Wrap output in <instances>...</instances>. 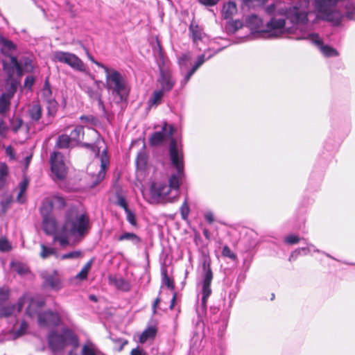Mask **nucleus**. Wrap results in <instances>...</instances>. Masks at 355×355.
<instances>
[{
    "label": "nucleus",
    "instance_id": "1",
    "mask_svg": "<svg viewBox=\"0 0 355 355\" xmlns=\"http://www.w3.org/2000/svg\"><path fill=\"white\" fill-rule=\"evenodd\" d=\"M169 155L171 165L175 168L176 173L171 174L168 184L164 182H154L150 188L152 200L157 201L164 200L171 189L175 191V196L171 202L175 200L179 189L184 177V154L181 146H178L175 139L172 138L169 144Z\"/></svg>",
    "mask_w": 355,
    "mask_h": 355
},
{
    "label": "nucleus",
    "instance_id": "2",
    "mask_svg": "<svg viewBox=\"0 0 355 355\" xmlns=\"http://www.w3.org/2000/svg\"><path fill=\"white\" fill-rule=\"evenodd\" d=\"M309 1H300L293 6L278 10L277 14L285 15L290 21L296 26H302V29L313 28L318 17L329 21H333V0H315L313 6L318 15L315 17L313 24H309Z\"/></svg>",
    "mask_w": 355,
    "mask_h": 355
},
{
    "label": "nucleus",
    "instance_id": "3",
    "mask_svg": "<svg viewBox=\"0 0 355 355\" xmlns=\"http://www.w3.org/2000/svg\"><path fill=\"white\" fill-rule=\"evenodd\" d=\"M90 230L91 223L87 214L69 210L66 212L61 229L54 236V240L58 241L60 245L64 247L69 243V237L80 241L89 234Z\"/></svg>",
    "mask_w": 355,
    "mask_h": 355
},
{
    "label": "nucleus",
    "instance_id": "4",
    "mask_svg": "<svg viewBox=\"0 0 355 355\" xmlns=\"http://www.w3.org/2000/svg\"><path fill=\"white\" fill-rule=\"evenodd\" d=\"M105 84L112 102L116 105L126 104L131 87L126 77L120 71L105 67Z\"/></svg>",
    "mask_w": 355,
    "mask_h": 355
},
{
    "label": "nucleus",
    "instance_id": "5",
    "mask_svg": "<svg viewBox=\"0 0 355 355\" xmlns=\"http://www.w3.org/2000/svg\"><path fill=\"white\" fill-rule=\"evenodd\" d=\"M55 113L56 106L55 103H53L48 107L46 117L42 118L43 108L42 105L39 103H33L28 107L26 114L28 119V131L35 132L42 130L46 126L52 123Z\"/></svg>",
    "mask_w": 355,
    "mask_h": 355
},
{
    "label": "nucleus",
    "instance_id": "6",
    "mask_svg": "<svg viewBox=\"0 0 355 355\" xmlns=\"http://www.w3.org/2000/svg\"><path fill=\"white\" fill-rule=\"evenodd\" d=\"M216 53L217 51H205L204 53L198 56L196 62L191 68H189V66L191 64V58L189 53H184L179 57L180 73L182 76V79L180 82L181 89H183L187 85L192 76L203 64L205 60L211 58Z\"/></svg>",
    "mask_w": 355,
    "mask_h": 355
},
{
    "label": "nucleus",
    "instance_id": "7",
    "mask_svg": "<svg viewBox=\"0 0 355 355\" xmlns=\"http://www.w3.org/2000/svg\"><path fill=\"white\" fill-rule=\"evenodd\" d=\"M95 133L96 134L97 137L94 143L82 144L83 147L90 149L95 154L96 157L100 156L101 170L95 176V179L92 182L91 187H95L103 180L105 177L106 170L110 165V157L108 156L107 149L105 148L100 155L101 148H102L101 145L105 143L104 139L97 130H95Z\"/></svg>",
    "mask_w": 355,
    "mask_h": 355
},
{
    "label": "nucleus",
    "instance_id": "8",
    "mask_svg": "<svg viewBox=\"0 0 355 355\" xmlns=\"http://www.w3.org/2000/svg\"><path fill=\"white\" fill-rule=\"evenodd\" d=\"M47 340L49 347L53 352L62 350L67 341L76 348L79 345L78 337L69 328H63L62 334H59L55 330L51 331L48 334Z\"/></svg>",
    "mask_w": 355,
    "mask_h": 355
},
{
    "label": "nucleus",
    "instance_id": "9",
    "mask_svg": "<svg viewBox=\"0 0 355 355\" xmlns=\"http://www.w3.org/2000/svg\"><path fill=\"white\" fill-rule=\"evenodd\" d=\"M286 33L285 19L277 18V16H272L264 24L263 37L268 39L278 38Z\"/></svg>",
    "mask_w": 355,
    "mask_h": 355
},
{
    "label": "nucleus",
    "instance_id": "10",
    "mask_svg": "<svg viewBox=\"0 0 355 355\" xmlns=\"http://www.w3.org/2000/svg\"><path fill=\"white\" fill-rule=\"evenodd\" d=\"M50 164L53 178L58 180L64 179L67 172L63 155L60 152L51 153Z\"/></svg>",
    "mask_w": 355,
    "mask_h": 355
},
{
    "label": "nucleus",
    "instance_id": "11",
    "mask_svg": "<svg viewBox=\"0 0 355 355\" xmlns=\"http://www.w3.org/2000/svg\"><path fill=\"white\" fill-rule=\"evenodd\" d=\"M37 322L41 327H56L61 324L62 318L58 311L49 309L38 315Z\"/></svg>",
    "mask_w": 355,
    "mask_h": 355
},
{
    "label": "nucleus",
    "instance_id": "12",
    "mask_svg": "<svg viewBox=\"0 0 355 355\" xmlns=\"http://www.w3.org/2000/svg\"><path fill=\"white\" fill-rule=\"evenodd\" d=\"M159 90L163 93L170 92L174 87L176 79L171 71H162L157 79Z\"/></svg>",
    "mask_w": 355,
    "mask_h": 355
},
{
    "label": "nucleus",
    "instance_id": "13",
    "mask_svg": "<svg viewBox=\"0 0 355 355\" xmlns=\"http://www.w3.org/2000/svg\"><path fill=\"white\" fill-rule=\"evenodd\" d=\"M312 29L313 28L304 29V34L306 35L304 38L309 40L314 44L320 49L324 56L331 57L333 55V48L328 45H324L319 35L311 32Z\"/></svg>",
    "mask_w": 355,
    "mask_h": 355
},
{
    "label": "nucleus",
    "instance_id": "14",
    "mask_svg": "<svg viewBox=\"0 0 355 355\" xmlns=\"http://www.w3.org/2000/svg\"><path fill=\"white\" fill-rule=\"evenodd\" d=\"M214 274L211 268H204L202 288V304L203 306H206L207 300L211 294V283Z\"/></svg>",
    "mask_w": 355,
    "mask_h": 355
},
{
    "label": "nucleus",
    "instance_id": "15",
    "mask_svg": "<svg viewBox=\"0 0 355 355\" xmlns=\"http://www.w3.org/2000/svg\"><path fill=\"white\" fill-rule=\"evenodd\" d=\"M2 65L3 70L10 78L13 76L15 73L17 76H21L24 73L21 64L18 62V60L15 56H9V62L3 60Z\"/></svg>",
    "mask_w": 355,
    "mask_h": 355
},
{
    "label": "nucleus",
    "instance_id": "16",
    "mask_svg": "<svg viewBox=\"0 0 355 355\" xmlns=\"http://www.w3.org/2000/svg\"><path fill=\"white\" fill-rule=\"evenodd\" d=\"M174 133L173 125H168L165 123L162 127V131L155 132L149 139V143L151 146H158L161 144L166 137H171Z\"/></svg>",
    "mask_w": 355,
    "mask_h": 355
},
{
    "label": "nucleus",
    "instance_id": "17",
    "mask_svg": "<svg viewBox=\"0 0 355 355\" xmlns=\"http://www.w3.org/2000/svg\"><path fill=\"white\" fill-rule=\"evenodd\" d=\"M245 24L252 33H259L263 37L265 24L261 17L254 14L250 15L246 18Z\"/></svg>",
    "mask_w": 355,
    "mask_h": 355
},
{
    "label": "nucleus",
    "instance_id": "18",
    "mask_svg": "<svg viewBox=\"0 0 355 355\" xmlns=\"http://www.w3.org/2000/svg\"><path fill=\"white\" fill-rule=\"evenodd\" d=\"M44 300L31 298L30 300L28 306L26 310V313L31 318H34L35 316L38 318V315L41 313L40 310L44 306Z\"/></svg>",
    "mask_w": 355,
    "mask_h": 355
},
{
    "label": "nucleus",
    "instance_id": "19",
    "mask_svg": "<svg viewBox=\"0 0 355 355\" xmlns=\"http://www.w3.org/2000/svg\"><path fill=\"white\" fill-rule=\"evenodd\" d=\"M102 82L99 80H94V85H85L83 88V91L87 94L90 100L95 101L102 96V89L100 85Z\"/></svg>",
    "mask_w": 355,
    "mask_h": 355
},
{
    "label": "nucleus",
    "instance_id": "20",
    "mask_svg": "<svg viewBox=\"0 0 355 355\" xmlns=\"http://www.w3.org/2000/svg\"><path fill=\"white\" fill-rule=\"evenodd\" d=\"M189 35L195 44H198V42L201 41L205 35L202 28L197 24L194 21L191 22V24L189 26Z\"/></svg>",
    "mask_w": 355,
    "mask_h": 355
},
{
    "label": "nucleus",
    "instance_id": "21",
    "mask_svg": "<svg viewBox=\"0 0 355 355\" xmlns=\"http://www.w3.org/2000/svg\"><path fill=\"white\" fill-rule=\"evenodd\" d=\"M42 277L44 279V286H49L51 288L57 291L62 288V286L60 278L55 271H54L53 274L44 275Z\"/></svg>",
    "mask_w": 355,
    "mask_h": 355
},
{
    "label": "nucleus",
    "instance_id": "22",
    "mask_svg": "<svg viewBox=\"0 0 355 355\" xmlns=\"http://www.w3.org/2000/svg\"><path fill=\"white\" fill-rule=\"evenodd\" d=\"M110 284L114 286L118 290L128 292L130 290V283L121 277L110 275L108 277Z\"/></svg>",
    "mask_w": 355,
    "mask_h": 355
},
{
    "label": "nucleus",
    "instance_id": "23",
    "mask_svg": "<svg viewBox=\"0 0 355 355\" xmlns=\"http://www.w3.org/2000/svg\"><path fill=\"white\" fill-rule=\"evenodd\" d=\"M42 229L44 232L48 234L51 235L55 233L57 223L51 216H42Z\"/></svg>",
    "mask_w": 355,
    "mask_h": 355
},
{
    "label": "nucleus",
    "instance_id": "24",
    "mask_svg": "<svg viewBox=\"0 0 355 355\" xmlns=\"http://www.w3.org/2000/svg\"><path fill=\"white\" fill-rule=\"evenodd\" d=\"M157 331L158 328L157 326L148 327L139 336V342L141 344H144L148 340H153L157 336Z\"/></svg>",
    "mask_w": 355,
    "mask_h": 355
},
{
    "label": "nucleus",
    "instance_id": "25",
    "mask_svg": "<svg viewBox=\"0 0 355 355\" xmlns=\"http://www.w3.org/2000/svg\"><path fill=\"white\" fill-rule=\"evenodd\" d=\"M237 12V6L234 1H230L224 3L222 8V16L225 19H232Z\"/></svg>",
    "mask_w": 355,
    "mask_h": 355
},
{
    "label": "nucleus",
    "instance_id": "26",
    "mask_svg": "<svg viewBox=\"0 0 355 355\" xmlns=\"http://www.w3.org/2000/svg\"><path fill=\"white\" fill-rule=\"evenodd\" d=\"M164 93L159 91V89L155 90L151 96L147 101V110H150L153 107H157L160 105L162 102Z\"/></svg>",
    "mask_w": 355,
    "mask_h": 355
},
{
    "label": "nucleus",
    "instance_id": "27",
    "mask_svg": "<svg viewBox=\"0 0 355 355\" xmlns=\"http://www.w3.org/2000/svg\"><path fill=\"white\" fill-rule=\"evenodd\" d=\"M312 252H319V250L313 245L307 244L306 247L300 248L294 250L290 256V260L296 259L299 255H306Z\"/></svg>",
    "mask_w": 355,
    "mask_h": 355
},
{
    "label": "nucleus",
    "instance_id": "28",
    "mask_svg": "<svg viewBox=\"0 0 355 355\" xmlns=\"http://www.w3.org/2000/svg\"><path fill=\"white\" fill-rule=\"evenodd\" d=\"M157 45H158V47H159V52L157 53V55L156 56V62H157V64L158 66L159 73H161L162 71H171L167 67L168 60L164 56V53H163V52L162 51L160 44L158 43Z\"/></svg>",
    "mask_w": 355,
    "mask_h": 355
},
{
    "label": "nucleus",
    "instance_id": "29",
    "mask_svg": "<svg viewBox=\"0 0 355 355\" xmlns=\"http://www.w3.org/2000/svg\"><path fill=\"white\" fill-rule=\"evenodd\" d=\"M119 241H129L135 245H139L141 243V239L136 234L132 232H124L117 238Z\"/></svg>",
    "mask_w": 355,
    "mask_h": 355
},
{
    "label": "nucleus",
    "instance_id": "30",
    "mask_svg": "<svg viewBox=\"0 0 355 355\" xmlns=\"http://www.w3.org/2000/svg\"><path fill=\"white\" fill-rule=\"evenodd\" d=\"M74 70L84 72L86 71V67L84 62L75 54H73L69 62L67 64Z\"/></svg>",
    "mask_w": 355,
    "mask_h": 355
},
{
    "label": "nucleus",
    "instance_id": "31",
    "mask_svg": "<svg viewBox=\"0 0 355 355\" xmlns=\"http://www.w3.org/2000/svg\"><path fill=\"white\" fill-rule=\"evenodd\" d=\"M11 98L12 94L8 93H3L0 96V114H3L9 109ZM0 120L3 122L1 118Z\"/></svg>",
    "mask_w": 355,
    "mask_h": 355
},
{
    "label": "nucleus",
    "instance_id": "32",
    "mask_svg": "<svg viewBox=\"0 0 355 355\" xmlns=\"http://www.w3.org/2000/svg\"><path fill=\"white\" fill-rule=\"evenodd\" d=\"M73 53L61 51H55L53 54L54 60L60 63L67 64Z\"/></svg>",
    "mask_w": 355,
    "mask_h": 355
},
{
    "label": "nucleus",
    "instance_id": "33",
    "mask_svg": "<svg viewBox=\"0 0 355 355\" xmlns=\"http://www.w3.org/2000/svg\"><path fill=\"white\" fill-rule=\"evenodd\" d=\"M69 136L72 141H80L84 137V127L83 125H76Z\"/></svg>",
    "mask_w": 355,
    "mask_h": 355
},
{
    "label": "nucleus",
    "instance_id": "34",
    "mask_svg": "<svg viewBox=\"0 0 355 355\" xmlns=\"http://www.w3.org/2000/svg\"><path fill=\"white\" fill-rule=\"evenodd\" d=\"M71 141L69 135L62 134L58 137L55 146L58 148L66 149L70 147Z\"/></svg>",
    "mask_w": 355,
    "mask_h": 355
},
{
    "label": "nucleus",
    "instance_id": "35",
    "mask_svg": "<svg viewBox=\"0 0 355 355\" xmlns=\"http://www.w3.org/2000/svg\"><path fill=\"white\" fill-rule=\"evenodd\" d=\"M148 162V155L144 150L138 153L136 158V166L137 169H145Z\"/></svg>",
    "mask_w": 355,
    "mask_h": 355
},
{
    "label": "nucleus",
    "instance_id": "36",
    "mask_svg": "<svg viewBox=\"0 0 355 355\" xmlns=\"http://www.w3.org/2000/svg\"><path fill=\"white\" fill-rule=\"evenodd\" d=\"M28 186V180L27 178H24L19 184V191L17 197V200L20 203H24L25 200L23 198V195L26 191Z\"/></svg>",
    "mask_w": 355,
    "mask_h": 355
},
{
    "label": "nucleus",
    "instance_id": "37",
    "mask_svg": "<svg viewBox=\"0 0 355 355\" xmlns=\"http://www.w3.org/2000/svg\"><path fill=\"white\" fill-rule=\"evenodd\" d=\"M242 22L239 20H232L229 21L226 25V31L229 33H234L242 27Z\"/></svg>",
    "mask_w": 355,
    "mask_h": 355
},
{
    "label": "nucleus",
    "instance_id": "38",
    "mask_svg": "<svg viewBox=\"0 0 355 355\" xmlns=\"http://www.w3.org/2000/svg\"><path fill=\"white\" fill-rule=\"evenodd\" d=\"M15 309V304L5 305L0 307V318H8Z\"/></svg>",
    "mask_w": 355,
    "mask_h": 355
},
{
    "label": "nucleus",
    "instance_id": "39",
    "mask_svg": "<svg viewBox=\"0 0 355 355\" xmlns=\"http://www.w3.org/2000/svg\"><path fill=\"white\" fill-rule=\"evenodd\" d=\"M16 49L15 44L10 40L2 38V52L8 54Z\"/></svg>",
    "mask_w": 355,
    "mask_h": 355
},
{
    "label": "nucleus",
    "instance_id": "40",
    "mask_svg": "<svg viewBox=\"0 0 355 355\" xmlns=\"http://www.w3.org/2000/svg\"><path fill=\"white\" fill-rule=\"evenodd\" d=\"M53 209V203L49 200L43 201L42 205L40 207V213L42 216H50V214Z\"/></svg>",
    "mask_w": 355,
    "mask_h": 355
},
{
    "label": "nucleus",
    "instance_id": "41",
    "mask_svg": "<svg viewBox=\"0 0 355 355\" xmlns=\"http://www.w3.org/2000/svg\"><path fill=\"white\" fill-rule=\"evenodd\" d=\"M162 274L163 276L162 280L164 284L167 286L168 289L171 291H174L175 290V282L173 279L170 278L168 275L167 270L166 268H164L162 271Z\"/></svg>",
    "mask_w": 355,
    "mask_h": 355
},
{
    "label": "nucleus",
    "instance_id": "42",
    "mask_svg": "<svg viewBox=\"0 0 355 355\" xmlns=\"http://www.w3.org/2000/svg\"><path fill=\"white\" fill-rule=\"evenodd\" d=\"M23 124V120L17 116H13L10 120V128L14 132H17Z\"/></svg>",
    "mask_w": 355,
    "mask_h": 355
},
{
    "label": "nucleus",
    "instance_id": "43",
    "mask_svg": "<svg viewBox=\"0 0 355 355\" xmlns=\"http://www.w3.org/2000/svg\"><path fill=\"white\" fill-rule=\"evenodd\" d=\"M210 257L206 250H202L200 252L199 264L200 266H210Z\"/></svg>",
    "mask_w": 355,
    "mask_h": 355
},
{
    "label": "nucleus",
    "instance_id": "44",
    "mask_svg": "<svg viewBox=\"0 0 355 355\" xmlns=\"http://www.w3.org/2000/svg\"><path fill=\"white\" fill-rule=\"evenodd\" d=\"M28 328V324L25 320H22L19 329L14 332V338H19L25 335Z\"/></svg>",
    "mask_w": 355,
    "mask_h": 355
},
{
    "label": "nucleus",
    "instance_id": "45",
    "mask_svg": "<svg viewBox=\"0 0 355 355\" xmlns=\"http://www.w3.org/2000/svg\"><path fill=\"white\" fill-rule=\"evenodd\" d=\"M180 211L182 218L184 220H187L189 212H190V208H189V206L188 204V198L187 197L185 198L184 202L182 203V205L180 207Z\"/></svg>",
    "mask_w": 355,
    "mask_h": 355
},
{
    "label": "nucleus",
    "instance_id": "46",
    "mask_svg": "<svg viewBox=\"0 0 355 355\" xmlns=\"http://www.w3.org/2000/svg\"><path fill=\"white\" fill-rule=\"evenodd\" d=\"M116 205L119 207H122L124 211L128 209V203L126 199L124 196H123L120 192V191H116Z\"/></svg>",
    "mask_w": 355,
    "mask_h": 355
},
{
    "label": "nucleus",
    "instance_id": "47",
    "mask_svg": "<svg viewBox=\"0 0 355 355\" xmlns=\"http://www.w3.org/2000/svg\"><path fill=\"white\" fill-rule=\"evenodd\" d=\"M80 120L85 123H89L92 125H97L98 123V119L94 115H82L80 117Z\"/></svg>",
    "mask_w": 355,
    "mask_h": 355
},
{
    "label": "nucleus",
    "instance_id": "48",
    "mask_svg": "<svg viewBox=\"0 0 355 355\" xmlns=\"http://www.w3.org/2000/svg\"><path fill=\"white\" fill-rule=\"evenodd\" d=\"M112 340L115 345L116 351L119 352H121L123 349L124 347L128 343V340L123 338H112Z\"/></svg>",
    "mask_w": 355,
    "mask_h": 355
},
{
    "label": "nucleus",
    "instance_id": "49",
    "mask_svg": "<svg viewBox=\"0 0 355 355\" xmlns=\"http://www.w3.org/2000/svg\"><path fill=\"white\" fill-rule=\"evenodd\" d=\"M81 355H97L92 343L83 345Z\"/></svg>",
    "mask_w": 355,
    "mask_h": 355
},
{
    "label": "nucleus",
    "instance_id": "50",
    "mask_svg": "<svg viewBox=\"0 0 355 355\" xmlns=\"http://www.w3.org/2000/svg\"><path fill=\"white\" fill-rule=\"evenodd\" d=\"M301 239L295 234H289L284 237V242L288 245H295L299 243Z\"/></svg>",
    "mask_w": 355,
    "mask_h": 355
},
{
    "label": "nucleus",
    "instance_id": "51",
    "mask_svg": "<svg viewBox=\"0 0 355 355\" xmlns=\"http://www.w3.org/2000/svg\"><path fill=\"white\" fill-rule=\"evenodd\" d=\"M10 297V290L6 287H0V304L6 302Z\"/></svg>",
    "mask_w": 355,
    "mask_h": 355
},
{
    "label": "nucleus",
    "instance_id": "52",
    "mask_svg": "<svg viewBox=\"0 0 355 355\" xmlns=\"http://www.w3.org/2000/svg\"><path fill=\"white\" fill-rule=\"evenodd\" d=\"M222 255L225 257L229 258L233 261L236 259V255L233 251L227 245L224 246L222 250Z\"/></svg>",
    "mask_w": 355,
    "mask_h": 355
},
{
    "label": "nucleus",
    "instance_id": "53",
    "mask_svg": "<svg viewBox=\"0 0 355 355\" xmlns=\"http://www.w3.org/2000/svg\"><path fill=\"white\" fill-rule=\"evenodd\" d=\"M12 247L10 242L5 238L0 239V251L3 252H9Z\"/></svg>",
    "mask_w": 355,
    "mask_h": 355
},
{
    "label": "nucleus",
    "instance_id": "54",
    "mask_svg": "<svg viewBox=\"0 0 355 355\" xmlns=\"http://www.w3.org/2000/svg\"><path fill=\"white\" fill-rule=\"evenodd\" d=\"M127 216V220L134 227L137 225L135 214L130 210V209L125 211Z\"/></svg>",
    "mask_w": 355,
    "mask_h": 355
},
{
    "label": "nucleus",
    "instance_id": "55",
    "mask_svg": "<svg viewBox=\"0 0 355 355\" xmlns=\"http://www.w3.org/2000/svg\"><path fill=\"white\" fill-rule=\"evenodd\" d=\"M51 85L49 82V79L46 78L44 81V87L42 89V94L44 97H49L51 96Z\"/></svg>",
    "mask_w": 355,
    "mask_h": 355
},
{
    "label": "nucleus",
    "instance_id": "56",
    "mask_svg": "<svg viewBox=\"0 0 355 355\" xmlns=\"http://www.w3.org/2000/svg\"><path fill=\"white\" fill-rule=\"evenodd\" d=\"M54 253V250L53 248L45 246L44 245H42V252L41 257L44 259L47 258L51 254Z\"/></svg>",
    "mask_w": 355,
    "mask_h": 355
},
{
    "label": "nucleus",
    "instance_id": "57",
    "mask_svg": "<svg viewBox=\"0 0 355 355\" xmlns=\"http://www.w3.org/2000/svg\"><path fill=\"white\" fill-rule=\"evenodd\" d=\"M81 255V253L80 251H72L66 254H64L62 255V259H77L79 258Z\"/></svg>",
    "mask_w": 355,
    "mask_h": 355
},
{
    "label": "nucleus",
    "instance_id": "58",
    "mask_svg": "<svg viewBox=\"0 0 355 355\" xmlns=\"http://www.w3.org/2000/svg\"><path fill=\"white\" fill-rule=\"evenodd\" d=\"M90 268H83L82 270L78 272L76 278L80 280H85L87 279Z\"/></svg>",
    "mask_w": 355,
    "mask_h": 355
},
{
    "label": "nucleus",
    "instance_id": "59",
    "mask_svg": "<svg viewBox=\"0 0 355 355\" xmlns=\"http://www.w3.org/2000/svg\"><path fill=\"white\" fill-rule=\"evenodd\" d=\"M242 3L243 5L248 6V8H252L258 6L259 4L262 3L261 0H242Z\"/></svg>",
    "mask_w": 355,
    "mask_h": 355
},
{
    "label": "nucleus",
    "instance_id": "60",
    "mask_svg": "<svg viewBox=\"0 0 355 355\" xmlns=\"http://www.w3.org/2000/svg\"><path fill=\"white\" fill-rule=\"evenodd\" d=\"M265 12L271 17L272 16H277L276 13V6L275 4L272 3L268 6H267L265 8Z\"/></svg>",
    "mask_w": 355,
    "mask_h": 355
},
{
    "label": "nucleus",
    "instance_id": "61",
    "mask_svg": "<svg viewBox=\"0 0 355 355\" xmlns=\"http://www.w3.org/2000/svg\"><path fill=\"white\" fill-rule=\"evenodd\" d=\"M130 355H148V354L146 351H144V349H142L139 347L132 349L130 351Z\"/></svg>",
    "mask_w": 355,
    "mask_h": 355
},
{
    "label": "nucleus",
    "instance_id": "62",
    "mask_svg": "<svg viewBox=\"0 0 355 355\" xmlns=\"http://www.w3.org/2000/svg\"><path fill=\"white\" fill-rule=\"evenodd\" d=\"M8 173V168L5 163H0V176L7 177Z\"/></svg>",
    "mask_w": 355,
    "mask_h": 355
},
{
    "label": "nucleus",
    "instance_id": "63",
    "mask_svg": "<svg viewBox=\"0 0 355 355\" xmlns=\"http://www.w3.org/2000/svg\"><path fill=\"white\" fill-rule=\"evenodd\" d=\"M220 0H199V3L206 6H214L216 5Z\"/></svg>",
    "mask_w": 355,
    "mask_h": 355
},
{
    "label": "nucleus",
    "instance_id": "64",
    "mask_svg": "<svg viewBox=\"0 0 355 355\" xmlns=\"http://www.w3.org/2000/svg\"><path fill=\"white\" fill-rule=\"evenodd\" d=\"M204 218L205 220L209 224H211L214 220V214L211 211H206L204 214Z\"/></svg>",
    "mask_w": 355,
    "mask_h": 355
}]
</instances>
